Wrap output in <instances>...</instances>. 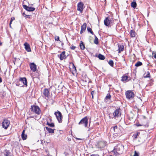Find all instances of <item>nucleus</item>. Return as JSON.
Segmentation results:
<instances>
[{"instance_id": "1", "label": "nucleus", "mask_w": 156, "mask_h": 156, "mask_svg": "<svg viewBox=\"0 0 156 156\" xmlns=\"http://www.w3.org/2000/svg\"><path fill=\"white\" fill-rule=\"evenodd\" d=\"M104 23L105 26L111 27L114 24V20L109 17H106L104 20Z\"/></svg>"}, {"instance_id": "2", "label": "nucleus", "mask_w": 156, "mask_h": 156, "mask_svg": "<svg viewBox=\"0 0 156 156\" xmlns=\"http://www.w3.org/2000/svg\"><path fill=\"white\" fill-rule=\"evenodd\" d=\"M31 111L34 112L36 114L39 115L41 112V110L38 106L37 105H31L30 108Z\"/></svg>"}, {"instance_id": "3", "label": "nucleus", "mask_w": 156, "mask_h": 156, "mask_svg": "<svg viewBox=\"0 0 156 156\" xmlns=\"http://www.w3.org/2000/svg\"><path fill=\"white\" fill-rule=\"evenodd\" d=\"M56 118L59 123H61L62 122V113L59 111L56 112L54 113Z\"/></svg>"}, {"instance_id": "4", "label": "nucleus", "mask_w": 156, "mask_h": 156, "mask_svg": "<svg viewBox=\"0 0 156 156\" xmlns=\"http://www.w3.org/2000/svg\"><path fill=\"white\" fill-rule=\"evenodd\" d=\"M78 124L79 125H82L85 127H87L88 124V119L87 117L86 116L82 119L79 122Z\"/></svg>"}, {"instance_id": "5", "label": "nucleus", "mask_w": 156, "mask_h": 156, "mask_svg": "<svg viewBox=\"0 0 156 156\" xmlns=\"http://www.w3.org/2000/svg\"><path fill=\"white\" fill-rule=\"evenodd\" d=\"M10 124V121L7 119H3L2 122V127L3 128L6 129L8 128Z\"/></svg>"}, {"instance_id": "6", "label": "nucleus", "mask_w": 156, "mask_h": 156, "mask_svg": "<svg viewBox=\"0 0 156 156\" xmlns=\"http://www.w3.org/2000/svg\"><path fill=\"white\" fill-rule=\"evenodd\" d=\"M126 98L129 99L133 98L134 95L133 92L131 90H128L125 93Z\"/></svg>"}, {"instance_id": "7", "label": "nucleus", "mask_w": 156, "mask_h": 156, "mask_svg": "<svg viewBox=\"0 0 156 156\" xmlns=\"http://www.w3.org/2000/svg\"><path fill=\"white\" fill-rule=\"evenodd\" d=\"M113 115L114 118H118L121 115V109L120 108H117L113 113Z\"/></svg>"}, {"instance_id": "8", "label": "nucleus", "mask_w": 156, "mask_h": 156, "mask_svg": "<svg viewBox=\"0 0 156 156\" xmlns=\"http://www.w3.org/2000/svg\"><path fill=\"white\" fill-rule=\"evenodd\" d=\"M49 94L50 93L48 89L47 88L44 89L43 93V97L46 99H47L48 98Z\"/></svg>"}, {"instance_id": "9", "label": "nucleus", "mask_w": 156, "mask_h": 156, "mask_svg": "<svg viewBox=\"0 0 156 156\" xmlns=\"http://www.w3.org/2000/svg\"><path fill=\"white\" fill-rule=\"evenodd\" d=\"M77 10L80 11V13H82L83 9L84 4L82 2L78 3L77 4Z\"/></svg>"}, {"instance_id": "10", "label": "nucleus", "mask_w": 156, "mask_h": 156, "mask_svg": "<svg viewBox=\"0 0 156 156\" xmlns=\"http://www.w3.org/2000/svg\"><path fill=\"white\" fill-rule=\"evenodd\" d=\"M23 7L24 9L29 12H32L34 11L35 8L32 7H28L26 5H23Z\"/></svg>"}, {"instance_id": "11", "label": "nucleus", "mask_w": 156, "mask_h": 156, "mask_svg": "<svg viewBox=\"0 0 156 156\" xmlns=\"http://www.w3.org/2000/svg\"><path fill=\"white\" fill-rule=\"evenodd\" d=\"M30 67L31 70L33 72L36 70V65L34 63H30Z\"/></svg>"}, {"instance_id": "12", "label": "nucleus", "mask_w": 156, "mask_h": 156, "mask_svg": "<svg viewBox=\"0 0 156 156\" xmlns=\"http://www.w3.org/2000/svg\"><path fill=\"white\" fill-rule=\"evenodd\" d=\"M115 148L118 152H119V153L121 154L122 152L123 147L122 145H118L116 146V147Z\"/></svg>"}, {"instance_id": "13", "label": "nucleus", "mask_w": 156, "mask_h": 156, "mask_svg": "<svg viewBox=\"0 0 156 156\" xmlns=\"http://www.w3.org/2000/svg\"><path fill=\"white\" fill-rule=\"evenodd\" d=\"M24 45L25 46V48L26 51L28 52H30L31 51L30 45L28 43L25 42L24 43Z\"/></svg>"}, {"instance_id": "14", "label": "nucleus", "mask_w": 156, "mask_h": 156, "mask_svg": "<svg viewBox=\"0 0 156 156\" xmlns=\"http://www.w3.org/2000/svg\"><path fill=\"white\" fill-rule=\"evenodd\" d=\"M65 53L66 52L65 51H63L60 54L59 58L61 60H62L66 58V57L65 55Z\"/></svg>"}, {"instance_id": "15", "label": "nucleus", "mask_w": 156, "mask_h": 156, "mask_svg": "<svg viewBox=\"0 0 156 156\" xmlns=\"http://www.w3.org/2000/svg\"><path fill=\"white\" fill-rule=\"evenodd\" d=\"M111 95L109 93H108L104 99V101L106 102H108L109 101L111 100Z\"/></svg>"}, {"instance_id": "16", "label": "nucleus", "mask_w": 156, "mask_h": 156, "mask_svg": "<svg viewBox=\"0 0 156 156\" xmlns=\"http://www.w3.org/2000/svg\"><path fill=\"white\" fill-rule=\"evenodd\" d=\"M20 80L26 86H27V79L25 77L23 78H20Z\"/></svg>"}, {"instance_id": "17", "label": "nucleus", "mask_w": 156, "mask_h": 156, "mask_svg": "<svg viewBox=\"0 0 156 156\" xmlns=\"http://www.w3.org/2000/svg\"><path fill=\"white\" fill-rule=\"evenodd\" d=\"M45 128L49 133H54V130H55V129H52L47 127H45Z\"/></svg>"}, {"instance_id": "18", "label": "nucleus", "mask_w": 156, "mask_h": 156, "mask_svg": "<svg viewBox=\"0 0 156 156\" xmlns=\"http://www.w3.org/2000/svg\"><path fill=\"white\" fill-rule=\"evenodd\" d=\"M25 130H23L21 134L22 138L23 140H26L27 137V135L25 134Z\"/></svg>"}, {"instance_id": "19", "label": "nucleus", "mask_w": 156, "mask_h": 156, "mask_svg": "<svg viewBox=\"0 0 156 156\" xmlns=\"http://www.w3.org/2000/svg\"><path fill=\"white\" fill-rule=\"evenodd\" d=\"M130 34L131 37H134L135 36L136 33L134 30H131L130 32Z\"/></svg>"}, {"instance_id": "20", "label": "nucleus", "mask_w": 156, "mask_h": 156, "mask_svg": "<svg viewBox=\"0 0 156 156\" xmlns=\"http://www.w3.org/2000/svg\"><path fill=\"white\" fill-rule=\"evenodd\" d=\"M112 152L114 153V154L115 156H118L120 154L119 152H118L117 150H116L115 148H114V150L112 151Z\"/></svg>"}, {"instance_id": "21", "label": "nucleus", "mask_w": 156, "mask_h": 156, "mask_svg": "<svg viewBox=\"0 0 156 156\" xmlns=\"http://www.w3.org/2000/svg\"><path fill=\"white\" fill-rule=\"evenodd\" d=\"M86 27L87 24L86 23H84L81 26V29L85 31L86 29Z\"/></svg>"}, {"instance_id": "22", "label": "nucleus", "mask_w": 156, "mask_h": 156, "mask_svg": "<svg viewBox=\"0 0 156 156\" xmlns=\"http://www.w3.org/2000/svg\"><path fill=\"white\" fill-rule=\"evenodd\" d=\"M151 77L150 73L149 72L147 71V73H145L144 74V78H150Z\"/></svg>"}, {"instance_id": "23", "label": "nucleus", "mask_w": 156, "mask_h": 156, "mask_svg": "<svg viewBox=\"0 0 156 156\" xmlns=\"http://www.w3.org/2000/svg\"><path fill=\"white\" fill-rule=\"evenodd\" d=\"M80 48L82 50L84 49L85 48V45L82 41H81V42L80 44Z\"/></svg>"}, {"instance_id": "24", "label": "nucleus", "mask_w": 156, "mask_h": 156, "mask_svg": "<svg viewBox=\"0 0 156 156\" xmlns=\"http://www.w3.org/2000/svg\"><path fill=\"white\" fill-rule=\"evenodd\" d=\"M98 57L101 60H103L105 59V57L101 54H99L98 55Z\"/></svg>"}, {"instance_id": "25", "label": "nucleus", "mask_w": 156, "mask_h": 156, "mask_svg": "<svg viewBox=\"0 0 156 156\" xmlns=\"http://www.w3.org/2000/svg\"><path fill=\"white\" fill-rule=\"evenodd\" d=\"M119 51V52L120 53L124 50V46L123 45H118Z\"/></svg>"}, {"instance_id": "26", "label": "nucleus", "mask_w": 156, "mask_h": 156, "mask_svg": "<svg viewBox=\"0 0 156 156\" xmlns=\"http://www.w3.org/2000/svg\"><path fill=\"white\" fill-rule=\"evenodd\" d=\"M128 78V77L127 76L125 75L123 76L122 77L121 81H126L127 80Z\"/></svg>"}, {"instance_id": "27", "label": "nucleus", "mask_w": 156, "mask_h": 156, "mask_svg": "<svg viewBox=\"0 0 156 156\" xmlns=\"http://www.w3.org/2000/svg\"><path fill=\"white\" fill-rule=\"evenodd\" d=\"M95 39L94 41V43L95 44H98V40L97 37L96 36L94 35Z\"/></svg>"}, {"instance_id": "28", "label": "nucleus", "mask_w": 156, "mask_h": 156, "mask_svg": "<svg viewBox=\"0 0 156 156\" xmlns=\"http://www.w3.org/2000/svg\"><path fill=\"white\" fill-rule=\"evenodd\" d=\"M131 6L132 7L135 8L136 7V3L135 2H133L131 3Z\"/></svg>"}, {"instance_id": "29", "label": "nucleus", "mask_w": 156, "mask_h": 156, "mask_svg": "<svg viewBox=\"0 0 156 156\" xmlns=\"http://www.w3.org/2000/svg\"><path fill=\"white\" fill-rule=\"evenodd\" d=\"M47 125L51 127H55L54 124L53 123H50L48 122H47Z\"/></svg>"}, {"instance_id": "30", "label": "nucleus", "mask_w": 156, "mask_h": 156, "mask_svg": "<svg viewBox=\"0 0 156 156\" xmlns=\"http://www.w3.org/2000/svg\"><path fill=\"white\" fill-rule=\"evenodd\" d=\"M142 62L140 61H138L135 64V66L138 67L140 66H141L142 65Z\"/></svg>"}, {"instance_id": "31", "label": "nucleus", "mask_w": 156, "mask_h": 156, "mask_svg": "<svg viewBox=\"0 0 156 156\" xmlns=\"http://www.w3.org/2000/svg\"><path fill=\"white\" fill-rule=\"evenodd\" d=\"M87 31H88V32H90V33L91 34H92V35L94 34V33L92 31V29L91 28H90L89 27H87Z\"/></svg>"}, {"instance_id": "32", "label": "nucleus", "mask_w": 156, "mask_h": 156, "mask_svg": "<svg viewBox=\"0 0 156 156\" xmlns=\"http://www.w3.org/2000/svg\"><path fill=\"white\" fill-rule=\"evenodd\" d=\"M108 64L111 66L113 67L114 65V62L112 60H110L108 62Z\"/></svg>"}, {"instance_id": "33", "label": "nucleus", "mask_w": 156, "mask_h": 156, "mask_svg": "<svg viewBox=\"0 0 156 156\" xmlns=\"http://www.w3.org/2000/svg\"><path fill=\"white\" fill-rule=\"evenodd\" d=\"M10 152L9 151L6 150L5 152V156H9V154Z\"/></svg>"}, {"instance_id": "34", "label": "nucleus", "mask_w": 156, "mask_h": 156, "mask_svg": "<svg viewBox=\"0 0 156 156\" xmlns=\"http://www.w3.org/2000/svg\"><path fill=\"white\" fill-rule=\"evenodd\" d=\"M55 41H59V37L58 36H56L55 37Z\"/></svg>"}, {"instance_id": "35", "label": "nucleus", "mask_w": 156, "mask_h": 156, "mask_svg": "<svg viewBox=\"0 0 156 156\" xmlns=\"http://www.w3.org/2000/svg\"><path fill=\"white\" fill-rule=\"evenodd\" d=\"M95 91H92L91 92V94L92 95V98H94V94H95Z\"/></svg>"}, {"instance_id": "36", "label": "nucleus", "mask_w": 156, "mask_h": 156, "mask_svg": "<svg viewBox=\"0 0 156 156\" xmlns=\"http://www.w3.org/2000/svg\"><path fill=\"white\" fill-rule=\"evenodd\" d=\"M139 134L140 133H137L136 134H134L133 136L135 138H137V136H138Z\"/></svg>"}, {"instance_id": "37", "label": "nucleus", "mask_w": 156, "mask_h": 156, "mask_svg": "<svg viewBox=\"0 0 156 156\" xmlns=\"http://www.w3.org/2000/svg\"><path fill=\"white\" fill-rule=\"evenodd\" d=\"M139 154L137 153L136 151H134V154L133 156H139Z\"/></svg>"}, {"instance_id": "38", "label": "nucleus", "mask_w": 156, "mask_h": 156, "mask_svg": "<svg viewBox=\"0 0 156 156\" xmlns=\"http://www.w3.org/2000/svg\"><path fill=\"white\" fill-rule=\"evenodd\" d=\"M15 18L14 17H12L11 18V20H10V24L12 23V21L13 20H15Z\"/></svg>"}, {"instance_id": "39", "label": "nucleus", "mask_w": 156, "mask_h": 156, "mask_svg": "<svg viewBox=\"0 0 156 156\" xmlns=\"http://www.w3.org/2000/svg\"><path fill=\"white\" fill-rule=\"evenodd\" d=\"M136 126H145V125H141L139 124V123H137L136 124Z\"/></svg>"}, {"instance_id": "40", "label": "nucleus", "mask_w": 156, "mask_h": 156, "mask_svg": "<svg viewBox=\"0 0 156 156\" xmlns=\"http://www.w3.org/2000/svg\"><path fill=\"white\" fill-rule=\"evenodd\" d=\"M76 48V47L73 45H72L70 47V48L72 50H74Z\"/></svg>"}, {"instance_id": "41", "label": "nucleus", "mask_w": 156, "mask_h": 156, "mask_svg": "<svg viewBox=\"0 0 156 156\" xmlns=\"http://www.w3.org/2000/svg\"><path fill=\"white\" fill-rule=\"evenodd\" d=\"M117 128H118V127H117V126H115L114 127L113 129H114V132H116V129H117Z\"/></svg>"}, {"instance_id": "42", "label": "nucleus", "mask_w": 156, "mask_h": 156, "mask_svg": "<svg viewBox=\"0 0 156 156\" xmlns=\"http://www.w3.org/2000/svg\"><path fill=\"white\" fill-rule=\"evenodd\" d=\"M19 60H20V59L19 58H18V59L15 58V61H14V64H15L16 63V62L17 61H19Z\"/></svg>"}, {"instance_id": "43", "label": "nucleus", "mask_w": 156, "mask_h": 156, "mask_svg": "<svg viewBox=\"0 0 156 156\" xmlns=\"http://www.w3.org/2000/svg\"><path fill=\"white\" fill-rule=\"evenodd\" d=\"M25 17L27 18H30V15H25Z\"/></svg>"}, {"instance_id": "44", "label": "nucleus", "mask_w": 156, "mask_h": 156, "mask_svg": "<svg viewBox=\"0 0 156 156\" xmlns=\"http://www.w3.org/2000/svg\"><path fill=\"white\" fill-rule=\"evenodd\" d=\"M90 156H99L98 154H92Z\"/></svg>"}, {"instance_id": "45", "label": "nucleus", "mask_w": 156, "mask_h": 156, "mask_svg": "<svg viewBox=\"0 0 156 156\" xmlns=\"http://www.w3.org/2000/svg\"><path fill=\"white\" fill-rule=\"evenodd\" d=\"M84 31L83 30H82L81 29V30H80V34H82L83 33V32H84Z\"/></svg>"}, {"instance_id": "46", "label": "nucleus", "mask_w": 156, "mask_h": 156, "mask_svg": "<svg viewBox=\"0 0 156 156\" xmlns=\"http://www.w3.org/2000/svg\"><path fill=\"white\" fill-rule=\"evenodd\" d=\"M76 140H82L83 139H81V138H76Z\"/></svg>"}, {"instance_id": "47", "label": "nucleus", "mask_w": 156, "mask_h": 156, "mask_svg": "<svg viewBox=\"0 0 156 156\" xmlns=\"http://www.w3.org/2000/svg\"><path fill=\"white\" fill-rule=\"evenodd\" d=\"M73 69H74V68L75 69V70H76V67L74 65V64H73Z\"/></svg>"}, {"instance_id": "48", "label": "nucleus", "mask_w": 156, "mask_h": 156, "mask_svg": "<svg viewBox=\"0 0 156 156\" xmlns=\"http://www.w3.org/2000/svg\"><path fill=\"white\" fill-rule=\"evenodd\" d=\"M2 78L0 77V83H1L2 82Z\"/></svg>"}, {"instance_id": "49", "label": "nucleus", "mask_w": 156, "mask_h": 156, "mask_svg": "<svg viewBox=\"0 0 156 156\" xmlns=\"http://www.w3.org/2000/svg\"><path fill=\"white\" fill-rule=\"evenodd\" d=\"M154 57L155 58H156V54H155L154 55Z\"/></svg>"}, {"instance_id": "50", "label": "nucleus", "mask_w": 156, "mask_h": 156, "mask_svg": "<svg viewBox=\"0 0 156 156\" xmlns=\"http://www.w3.org/2000/svg\"><path fill=\"white\" fill-rule=\"evenodd\" d=\"M2 43L0 41V46H1L2 45Z\"/></svg>"}, {"instance_id": "51", "label": "nucleus", "mask_w": 156, "mask_h": 156, "mask_svg": "<svg viewBox=\"0 0 156 156\" xmlns=\"http://www.w3.org/2000/svg\"><path fill=\"white\" fill-rule=\"evenodd\" d=\"M25 15H26V14H25V13H23V15H24V16H25Z\"/></svg>"}, {"instance_id": "52", "label": "nucleus", "mask_w": 156, "mask_h": 156, "mask_svg": "<svg viewBox=\"0 0 156 156\" xmlns=\"http://www.w3.org/2000/svg\"><path fill=\"white\" fill-rule=\"evenodd\" d=\"M11 24H10V23H9V26H10V27H11Z\"/></svg>"}, {"instance_id": "53", "label": "nucleus", "mask_w": 156, "mask_h": 156, "mask_svg": "<svg viewBox=\"0 0 156 156\" xmlns=\"http://www.w3.org/2000/svg\"><path fill=\"white\" fill-rule=\"evenodd\" d=\"M96 57H97V55H96V56H95Z\"/></svg>"}, {"instance_id": "54", "label": "nucleus", "mask_w": 156, "mask_h": 156, "mask_svg": "<svg viewBox=\"0 0 156 156\" xmlns=\"http://www.w3.org/2000/svg\"><path fill=\"white\" fill-rule=\"evenodd\" d=\"M110 156H112V155H110Z\"/></svg>"}]
</instances>
